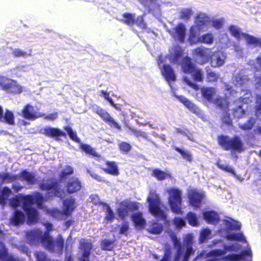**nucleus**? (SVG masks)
Here are the masks:
<instances>
[{"instance_id": "1", "label": "nucleus", "mask_w": 261, "mask_h": 261, "mask_svg": "<svg viewBox=\"0 0 261 261\" xmlns=\"http://www.w3.org/2000/svg\"><path fill=\"white\" fill-rule=\"evenodd\" d=\"M181 58V47L178 45L172 46L169 49V54L168 56L161 55L159 57L158 60L159 68L162 74L170 85L173 95L190 111L198 115L200 112L199 109L185 97L177 95L171 84L172 82L175 81L176 76L173 69L167 64V60L170 62L178 64Z\"/></svg>"}, {"instance_id": "2", "label": "nucleus", "mask_w": 261, "mask_h": 261, "mask_svg": "<svg viewBox=\"0 0 261 261\" xmlns=\"http://www.w3.org/2000/svg\"><path fill=\"white\" fill-rule=\"evenodd\" d=\"M44 225L46 229V232H43L38 228L25 232L26 241L32 245L41 243L48 250L61 253L63 248V240L60 236H59L56 241L53 242L52 238L49 235V232L53 229L52 224L46 223Z\"/></svg>"}, {"instance_id": "3", "label": "nucleus", "mask_w": 261, "mask_h": 261, "mask_svg": "<svg viewBox=\"0 0 261 261\" xmlns=\"http://www.w3.org/2000/svg\"><path fill=\"white\" fill-rule=\"evenodd\" d=\"M43 200V196L40 193L36 192L32 195L27 196L20 195L18 198L11 199L10 204L12 207L16 208L22 203L23 210L28 217V223L29 225H33L37 222L39 217L36 210L32 207V205L36 203L40 206Z\"/></svg>"}, {"instance_id": "4", "label": "nucleus", "mask_w": 261, "mask_h": 261, "mask_svg": "<svg viewBox=\"0 0 261 261\" xmlns=\"http://www.w3.org/2000/svg\"><path fill=\"white\" fill-rule=\"evenodd\" d=\"M225 90L226 97L231 101H233L234 103H230L227 101V106L222 108H230L228 111L232 110L234 117H241L245 114V112L243 105L240 103L241 101L244 103H248L251 95V93L249 90L243 89H241V92H239L237 90L232 89L228 84L225 85Z\"/></svg>"}, {"instance_id": "5", "label": "nucleus", "mask_w": 261, "mask_h": 261, "mask_svg": "<svg viewBox=\"0 0 261 261\" xmlns=\"http://www.w3.org/2000/svg\"><path fill=\"white\" fill-rule=\"evenodd\" d=\"M148 209L150 213L164 224L168 223L167 216L161 209L162 205L159 196L153 191H151L147 197Z\"/></svg>"}, {"instance_id": "6", "label": "nucleus", "mask_w": 261, "mask_h": 261, "mask_svg": "<svg viewBox=\"0 0 261 261\" xmlns=\"http://www.w3.org/2000/svg\"><path fill=\"white\" fill-rule=\"evenodd\" d=\"M170 238L174 244L175 247L177 249V256L174 258V261H178L180 257L183 256L182 261H188V258L193 252L192 247H189L192 244L193 240V235L191 234H187L185 238L184 241L187 244L186 251L184 252V249L181 247V244L178 241L176 236L173 233L170 234Z\"/></svg>"}, {"instance_id": "7", "label": "nucleus", "mask_w": 261, "mask_h": 261, "mask_svg": "<svg viewBox=\"0 0 261 261\" xmlns=\"http://www.w3.org/2000/svg\"><path fill=\"white\" fill-rule=\"evenodd\" d=\"M166 192L168 195V201L171 211L176 214H181L182 203V191L178 188H169Z\"/></svg>"}, {"instance_id": "8", "label": "nucleus", "mask_w": 261, "mask_h": 261, "mask_svg": "<svg viewBox=\"0 0 261 261\" xmlns=\"http://www.w3.org/2000/svg\"><path fill=\"white\" fill-rule=\"evenodd\" d=\"M0 88L12 94H18L24 91V87L17 81L3 76H0Z\"/></svg>"}, {"instance_id": "9", "label": "nucleus", "mask_w": 261, "mask_h": 261, "mask_svg": "<svg viewBox=\"0 0 261 261\" xmlns=\"http://www.w3.org/2000/svg\"><path fill=\"white\" fill-rule=\"evenodd\" d=\"M40 188L42 190L47 191L48 197L55 196L62 199L65 196L66 192L64 190L62 189L60 185L53 180H43L40 184Z\"/></svg>"}, {"instance_id": "10", "label": "nucleus", "mask_w": 261, "mask_h": 261, "mask_svg": "<svg viewBox=\"0 0 261 261\" xmlns=\"http://www.w3.org/2000/svg\"><path fill=\"white\" fill-rule=\"evenodd\" d=\"M63 203V212L56 208H53L48 211L50 216L58 219H62L65 216L70 215L76 207L75 200L72 198L66 199Z\"/></svg>"}, {"instance_id": "11", "label": "nucleus", "mask_w": 261, "mask_h": 261, "mask_svg": "<svg viewBox=\"0 0 261 261\" xmlns=\"http://www.w3.org/2000/svg\"><path fill=\"white\" fill-rule=\"evenodd\" d=\"M219 145L225 150H231L240 152L243 150L242 141L238 137L230 138L227 136H222L218 138Z\"/></svg>"}, {"instance_id": "12", "label": "nucleus", "mask_w": 261, "mask_h": 261, "mask_svg": "<svg viewBox=\"0 0 261 261\" xmlns=\"http://www.w3.org/2000/svg\"><path fill=\"white\" fill-rule=\"evenodd\" d=\"M201 91L203 97L209 102L215 104L221 108L227 106V101L226 99L218 98L215 88L203 87Z\"/></svg>"}, {"instance_id": "13", "label": "nucleus", "mask_w": 261, "mask_h": 261, "mask_svg": "<svg viewBox=\"0 0 261 261\" xmlns=\"http://www.w3.org/2000/svg\"><path fill=\"white\" fill-rule=\"evenodd\" d=\"M210 20V18L205 13L198 14L196 18L195 24L190 29V34L206 31L208 28Z\"/></svg>"}, {"instance_id": "14", "label": "nucleus", "mask_w": 261, "mask_h": 261, "mask_svg": "<svg viewBox=\"0 0 261 261\" xmlns=\"http://www.w3.org/2000/svg\"><path fill=\"white\" fill-rule=\"evenodd\" d=\"M138 208V203L125 200L119 203L117 208V213L120 218L125 219L128 216L129 213Z\"/></svg>"}, {"instance_id": "15", "label": "nucleus", "mask_w": 261, "mask_h": 261, "mask_svg": "<svg viewBox=\"0 0 261 261\" xmlns=\"http://www.w3.org/2000/svg\"><path fill=\"white\" fill-rule=\"evenodd\" d=\"M187 193L190 204L194 208L200 207L201 202L204 197V192L201 190L192 188L188 189Z\"/></svg>"}, {"instance_id": "16", "label": "nucleus", "mask_w": 261, "mask_h": 261, "mask_svg": "<svg viewBox=\"0 0 261 261\" xmlns=\"http://www.w3.org/2000/svg\"><path fill=\"white\" fill-rule=\"evenodd\" d=\"M212 54V52L210 49L201 47L195 49L193 51V57L197 63L199 64H204L207 63L211 59Z\"/></svg>"}, {"instance_id": "17", "label": "nucleus", "mask_w": 261, "mask_h": 261, "mask_svg": "<svg viewBox=\"0 0 261 261\" xmlns=\"http://www.w3.org/2000/svg\"><path fill=\"white\" fill-rule=\"evenodd\" d=\"M22 117L30 121H34L35 120L44 117L45 114L40 113L35 110V108L30 104L25 105L22 110Z\"/></svg>"}, {"instance_id": "18", "label": "nucleus", "mask_w": 261, "mask_h": 261, "mask_svg": "<svg viewBox=\"0 0 261 261\" xmlns=\"http://www.w3.org/2000/svg\"><path fill=\"white\" fill-rule=\"evenodd\" d=\"M199 33H194L189 35V41L191 44L198 42L206 44H212L214 41V36L211 33L204 34L201 37L199 36Z\"/></svg>"}, {"instance_id": "19", "label": "nucleus", "mask_w": 261, "mask_h": 261, "mask_svg": "<svg viewBox=\"0 0 261 261\" xmlns=\"http://www.w3.org/2000/svg\"><path fill=\"white\" fill-rule=\"evenodd\" d=\"M168 32L175 40L181 43L184 42L186 37V26L183 23L178 24L175 28L168 30Z\"/></svg>"}, {"instance_id": "20", "label": "nucleus", "mask_w": 261, "mask_h": 261, "mask_svg": "<svg viewBox=\"0 0 261 261\" xmlns=\"http://www.w3.org/2000/svg\"><path fill=\"white\" fill-rule=\"evenodd\" d=\"M92 247V244L90 241L82 239L80 241V261H89V255L90 250Z\"/></svg>"}, {"instance_id": "21", "label": "nucleus", "mask_w": 261, "mask_h": 261, "mask_svg": "<svg viewBox=\"0 0 261 261\" xmlns=\"http://www.w3.org/2000/svg\"><path fill=\"white\" fill-rule=\"evenodd\" d=\"M226 58L225 54L222 51L212 53L211 56V64L214 67L222 66L225 63Z\"/></svg>"}, {"instance_id": "22", "label": "nucleus", "mask_w": 261, "mask_h": 261, "mask_svg": "<svg viewBox=\"0 0 261 261\" xmlns=\"http://www.w3.org/2000/svg\"><path fill=\"white\" fill-rule=\"evenodd\" d=\"M181 51V58L180 59L179 63H181V69L185 73H191L196 67V65L192 63L191 59L188 56L183 57L182 50Z\"/></svg>"}, {"instance_id": "23", "label": "nucleus", "mask_w": 261, "mask_h": 261, "mask_svg": "<svg viewBox=\"0 0 261 261\" xmlns=\"http://www.w3.org/2000/svg\"><path fill=\"white\" fill-rule=\"evenodd\" d=\"M96 113L111 127H113L118 130L121 129V126L116 121H115V120L107 112L100 108H98L96 110Z\"/></svg>"}, {"instance_id": "24", "label": "nucleus", "mask_w": 261, "mask_h": 261, "mask_svg": "<svg viewBox=\"0 0 261 261\" xmlns=\"http://www.w3.org/2000/svg\"><path fill=\"white\" fill-rule=\"evenodd\" d=\"M82 185L79 179L72 177L68 179L66 184V189L69 193H73L80 190Z\"/></svg>"}, {"instance_id": "25", "label": "nucleus", "mask_w": 261, "mask_h": 261, "mask_svg": "<svg viewBox=\"0 0 261 261\" xmlns=\"http://www.w3.org/2000/svg\"><path fill=\"white\" fill-rule=\"evenodd\" d=\"M101 168L108 174L113 175L119 174L118 167L114 162L107 161L105 164L101 165Z\"/></svg>"}, {"instance_id": "26", "label": "nucleus", "mask_w": 261, "mask_h": 261, "mask_svg": "<svg viewBox=\"0 0 261 261\" xmlns=\"http://www.w3.org/2000/svg\"><path fill=\"white\" fill-rule=\"evenodd\" d=\"M221 225L224 226L223 229L226 230H238L241 227V223L230 218L223 220L221 221Z\"/></svg>"}, {"instance_id": "27", "label": "nucleus", "mask_w": 261, "mask_h": 261, "mask_svg": "<svg viewBox=\"0 0 261 261\" xmlns=\"http://www.w3.org/2000/svg\"><path fill=\"white\" fill-rule=\"evenodd\" d=\"M232 81L237 88H238V86H243L244 84L246 85L247 83L248 82V77L245 74V71H241L239 74L233 76Z\"/></svg>"}, {"instance_id": "28", "label": "nucleus", "mask_w": 261, "mask_h": 261, "mask_svg": "<svg viewBox=\"0 0 261 261\" xmlns=\"http://www.w3.org/2000/svg\"><path fill=\"white\" fill-rule=\"evenodd\" d=\"M203 216L205 221L210 224H215L219 220L218 215L214 211H204L203 212Z\"/></svg>"}, {"instance_id": "29", "label": "nucleus", "mask_w": 261, "mask_h": 261, "mask_svg": "<svg viewBox=\"0 0 261 261\" xmlns=\"http://www.w3.org/2000/svg\"><path fill=\"white\" fill-rule=\"evenodd\" d=\"M40 133L48 137L61 136L64 133L60 129L49 126H46L40 130Z\"/></svg>"}, {"instance_id": "30", "label": "nucleus", "mask_w": 261, "mask_h": 261, "mask_svg": "<svg viewBox=\"0 0 261 261\" xmlns=\"http://www.w3.org/2000/svg\"><path fill=\"white\" fill-rule=\"evenodd\" d=\"M132 218L137 229H141L144 227L145 220L141 213H136L134 214Z\"/></svg>"}, {"instance_id": "31", "label": "nucleus", "mask_w": 261, "mask_h": 261, "mask_svg": "<svg viewBox=\"0 0 261 261\" xmlns=\"http://www.w3.org/2000/svg\"><path fill=\"white\" fill-rule=\"evenodd\" d=\"M25 220V216L24 214L18 211H16L13 217L10 220V223L12 225L17 226L22 224Z\"/></svg>"}, {"instance_id": "32", "label": "nucleus", "mask_w": 261, "mask_h": 261, "mask_svg": "<svg viewBox=\"0 0 261 261\" xmlns=\"http://www.w3.org/2000/svg\"><path fill=\"white\" fill-rule=\"evenodd\" d=\"M8 176V174L0 175V177H2L4 180H7ZM11 194V191L8 188H5L2 193H0V204H4L6 203V200L8 199Z\"/></svg>"}, {"instance_id": "33", "label": "nucleus", "mask_w": 261, "mask_h": 261, "mask_svg": "<svg viewBox=\"0 0 261 261\" xmlns=\"http://www.w3.org/2000/svg\"><path fill=\"white\" fill-rule=\"evenodd\" d=\"M228 30L230 34L238 40H242L245 34L243 33L241 29L237 25H230Z\"/></svg>"}, {"instance_id": "34", "label": "nucleus", "mask_w": 261, "mask_h": 261, "mask_svg": "<svg viewBox=\"0 0 261 261\" xmlns=\"http://www.w3.org/2000/svg\"><path fill=\"white\" fill-rule=\"evenodd\" d=\"M11 54L14 57L25 58L31 55L32 50L25 51L19 48H13L12 49Z\"/></svg>"}, {"instance_id": "35", "label": "nucleus", "mask_w": 261, "mask_h": 261, "mask_svg": "<svg viewBox=\"0 0 261 261\" xmlns=\"http://www.w3.org/2000/svg\"><path fill=\"white\" fill-rule=\"evenodd\" d=\"M135 18L134 14L125 13L122 15L121 21L128 25H133L135 24Z\"/></svg>"}, {"instance_id": "36", "label": "nucleus", "mask_w": 261, "mask_h": 261, "mask_svg": "<svg viewBox=\"0 0 261 261\" xmlns=\"http://www.w3.org/2000/svg\"><path fill=\"white\" fill-rule=\"evenodd\" d=\"M152 175L160 180H164L170 177V174L169 173L162 171L159 169L153 170Z\"/></svg>"}, {"instance_id": "37", "label": "nucleus", "mask_w": 261, "mask_h": 261, "mask_svg": "<svg viewBox=\"0 0 261 261\" xmlns=\"http://www.w3.org/2000/svg\"><path fill=\"white\" fill-rule=\"evenodd\" d=\"M20 176L22 179L25 180L29 184H34L35 182V176L34 173H30L24 171L21 173Z\"/></svg>"}, {"instance_id": "38", "label": "nucleus", "mask_w": 261, "mask_h": 261, "mask_svg": "<svg viewBox=\"0 0 261 261\" xmlns=\"http://www.w3.org/2000/svg\"><path fill=\"white\" fill-rule=\"evenodd\" d=\"M227 240L230 241H245V239L242 233H229L227 232L226 234Z\"/></svg>"}, {"instance_id": "39", "label": "nucleus", "mask_w": 261, "mask_h": 261, "mask_svg": "<svg viewBox=\"0 0 261 261\" xmlns=\"http://www.w3.org/2000/svg\"><path fill=\"white\" fill-rule=\"evenodd\" d=\"M195 81L202 82L203 80V73L201 69L195 68L190 73Z\"/></svg>"}, {"instance_id": "40", "label": "nucleus", "mask_w": 261, "mask_h": 261, "mask_svg": "<svg viewBox=\"0 0 261 261\" xmlns=\"http://www.w3.org/2000/svg\"><path fill=\"white\" fill-rule=\"evenodd\" d=\"M219 74L212 71L211 69H206V80L208 82H214L219 78Z\"/></svg>"}, {"instance_id": "41", "label": "nucleus", "mask_w": 261, "mask_h": 261, "mask_svg": "<svg viewBox=\"0 0 261 261\" xmlns=\"http://www.w3.org/2000/svg\"><path fill=\"white\" fill-rule=\"evenodd\" d=\"M187 219L190 225L193 226L198 225V221L197 215L192 212L189 213L187 215Z\"/></svg>"}, {"instance_id": "42", "label": "nucleus", "mask_w": 261, "mask_h": 261, "mask_svg": "<svg viewBox=\"0 0 261 261\" xmlns=\"http://www.w3.org/2000/svg\"><path fill=\"white\" fill-rule=\"evenodd\" d=\"M13 75L19 77L21 75L22 73L27 71V67L24 65H18L16 67L11 69Z\"/></svg>"}, {"instance_id": "43", "label": "nucleus", "mask_w": 261, "mask_h": 261, "mask_svg": "<svg viewBox=\"0 0 261 261\" xmlns=\"http://www.w3.org/2000/svg\"><path fill=\"white\" fill-rule=\"evenodd\" d=\"M162 224L158 223H154L152 224L147 229L148 231L151 233L159 234L162 231Z\"/></svg>"}, {"instance_id": "44", "label": "nucleus", "mask_w": 261, "mask_h": 261, "mask_svg": "<svg viewBox=\"0 0 261 261\" xmlns=\"http://www.w3.org/2000/svg\"><path fill=\"white\" fill-rule=\"evenodd\" d=\"M10 254L4 244L0 241V261H5Z\"/></svg>"}, {"instance_id": "45", "label": "nucleus", "mask_w": 261, "mask_h": 261, "mask_svg": "<svg viewBox=\"0 0 261 261\" xmlns=\"http://www.w3.org/2000/svg\"><path fill=\"white\" fill-rule=\"evenodd\" d=\"M80 148L82 150H83L87 154H90L94 156H98L97 153L94 150V149L92 147L87 144H81L80 145Z\"/></svg>"}, {"instance_id": "46", "label": "nucleus", "mask_w": 261, "mask_h": 261, "mask_svg": "<svg viewBox=\"0 0 261 261\" xmlns=\"http://www.w3.org/2000/svg\"><path fill=\"white\" fill-rule=\"evenodd\" d=\"M175 149L179 152L182 155V158L188 162H191L192 160V155L191 152L185 149H180L178 147H175Z\"/></svg>"}, {"instance_id": "47", "label": "nucleus", "mask_w": 261, "mask_h": 261, "mask_svg": "<svg viewBox=\"0 0 261 261\" xmlns=\"http://www.w3.org/2000/svg\"><path fill=\"white\" fill-rule=\"evenodd\" d=\"M243 39H244L248 44L257 46L258 38L245 33Z\"/></svg>"}, {"instance_id": "48", "label": "nucleus", "mask_w": 261, "mask_h": 261, "mask_svg": "<svg viewBox=\"0 0 261 261\" xmlns=\"http://www.w3.org/2000/svg\"><path fill=\"white\" fill-rule=\"evenodd\" d=\"M211 231L208 228L203 229L200 232L199 241L201 243H204L207 239L210 238Z\"/></svg>"}, {"instance_id": "49", "label": "nucleus", "mask_w": 261, "mask_h": 261, "mask_svg": "<svg viewBox=\"0 0 261 261\" xmlns=\"http://www.w3.org/2000/svg\"><path fill=\"white\" fill-rule=\"evenodd\" d=\"M255 116L261 121V94H259L258 93H257Z\"/></svg>"}, {"instance_id": "50", "label": "nucleus", "mask_w": 261, "mask_h": 261, "mask_svg": "<svg viewBox=\"0 0 261 261\" xmlns=\"http://www.w3.org/2000/svg\"><path fill=\"white\" fill-rule=\"evenodd\" d=\"M15 246L20 251L26 254L28 256L30 255L31 251H30L28 247L26 246L23 243L19 242L15 244Z\"/></svg>"}, {"instance_id": "51", "label": "nucleus", "mask_w": 261, "mask_h": 261, "mask_svg": "<svg viewBox=\"0 0 261 261\" xmlns=\"http://www.w3.org/2000/svg\"><path fill=\"white\" fill-rule=\"evenodd\" d=\"M1 121L6 122L10 124H13L14 122V116L13 113L9 111H7L5 114V116L3 117Z\"/></svg>"}, {"instance_id": "52", "label": "nucleus", "mask_w": 261, "mask_h": 261, "mask_svg": "<svg viewBox=\"0 0 261 261\" xmlns=\"http://www.w3.org/2000/svg\"><path fill=\"white\" fill-rule=\"evenodd\" d=\"M224 23V20L222 18L213 19L210 20L209 24H211L214 28L218 30L223 27Z\"/></svg>"}, {"instance_id": "53", "label": "nucleus", "mask_w": 261, "mask_h": 261, "mask_svg": "<svg viewBox=\"0 0 261 261\" xmlns=\"http://www.w3.org/2000/svg\"><path fill=\"white\" fill-rule=\"evenodd\" d=\"M104 205L106 211L105 220L111 221L114 218V214L108 205L105 204Z\"/></svg>"}, {"instance_id": "54", "label": "nucleus", "mask_w": 261, "mask_h": 261, "mask_svg": "<svg viewBox=\"0 0 261 261\" xmlns=\"http://www.w3.org/2000/svg\"><path fill=\"white\" fill-rule=\"evenodd\" d=\"M65 130L68 133L70 138L76 142L79 143L80 139L77 137L76 132L73 131L70 126H66L65 128Z\"/></svg>"}, {"instance_id": "55", "label": "nucleus", "mask_w": 261, "mask_h": 261, "mask_svg": "<svg viewBox=\"0 0 261 261\" xmlns=\"http://www.w3.org/2000/svg\"><path fill=\"white\" fill-rule=\"evenodd\" d=\"M217 165L219 168H220L222 170H224L229 173H231L233 175L235 174L234 171L231 166L226 164H221L220 161L217 162Z\"/></svg>"}, {"instance_id": "56", "label": "nucleus", "mask_w": 261, "mask_h": 261, "mask_svg": "<svg viewBox=\"0 0 261 261\" xmlns=\"http://www.w3.org/2000/svg\"><path fill=\"white\" fill-rule=\"evenodd\" d=\"M255 123L254 120L251 118L247 123L240 124V127L244 130H248L252 128Z\"/></svg>"}, {"instance_id": "57", "label": "nucleus", "mask_w": 261, "mask_h": 261, "mask_svg": "<svg viewBox=\"0 0 261 261\" xmlns=\"http://www.w3.org/2000/svg\"><path fill=\"white\" fill-rule=\"evenodd\" d=\"M173 223L175 226L178 229L182 228L186 225L185 221L179 217H176L173 220Z\"/></svg>"}, {"instance_id": "58", "label": "nucleus", "mask_w": 261, "mask_h": 261, "mask_svg": "<svg viewBox=\"0 0 261 261\" xmlns=\"http://www.w3.org/2000/svg\"><path fill=\"white\" fill-rule=\"evenodd\" d=\"M182 80L187 85H188L189 87L194 90H198L199 89V86L191 81V80L187 76H184Z\"/></svg>"}, {"instance_id": "59", "label": "nucleus", "mask_w": 261, "mask_h": 261, "mask_svg": "<svg viewBox=\"0 0 261 261\" xmlns=\"http://www.w3.org/2000/svg\"><path fill=\"white\" fill-rule=\"evenodd\" d=\"M73 172V168L70 166H66L62 172L60 177L61 179L63 178L64 176L71 174Z\"/></svg>"}, {"instance_id": "60", "label": "nucleus", "mask_w": 261, "mask_h": 261, "mask_svg": "<svg viewBox=\"0 0 261 261\" xmlns=\"http://www.w3.org/2000/svg\"><path fill=\"white\" fill-rule=\"evenodd\" d=\"M101 248L103 250H111L113 248L112 242L109 240H103L101 243Z\"/></svg>"}, {"instance_id": "61", "label": "nucleus", "mask_w": 261, "mask_h": 261, "mask_svg": "<svg viewBox=\"0 0 261 261\" xmlns=\"http://www.w3.org/2000/svg\"><path fill=\"white\" fill-rule=\"evenodd\" d=\"M135 23L142 29H146V24L144 22L142 16H138L136 20L135 19Z\"/></svg>"}, {"instance_id": "62", "label": "nucleus", "mask_w": 261, "mask_h": 261, "mask_svg": "<svg viewBox=\"0 0 261 261\" xmlns=\"http://www.w3.org/2000/svg\"><path fill=\"white\" fill-rule=\"evenodd\" d=\"M192 15V11L190 9H186L182 10L180 17L182 19H187Z\"/></svg>"}, {"instance_id": "63", "label": "nucleus", "mask_w": 261, "mask_h": 261, "mask_svg": "<svg viewBox=\"0 0 261 261\" xmlns=\"http://www.w3.org/2000/svg\"><path fill=\"white\" fill-rule=\"evenodd\" d=\"M129 229V224L128 222H124L122 224L120 228V233L125 234Z\"/></svg>"}, {"instance_id": "64", "label": "nucleus", "mask_w": 261, "mask_h": 261, "mask_svg": "<svg viewBox=\"0 0 261 261\" xmlns=\"http://www.w3.org/2000/svg\"><path fill=\"white\" fill-rule=\"evenodd\" d=\"M130 145L127 143L123 142L119 144L120 150L124 152H127L130 149Z\"/></svg>"}]
</instances>
